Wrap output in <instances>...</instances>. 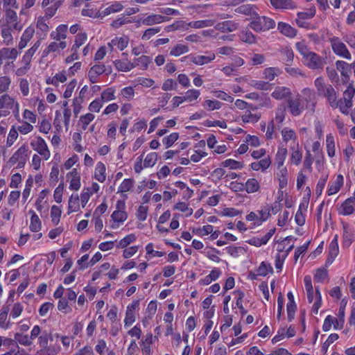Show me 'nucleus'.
<instances>
[{
    "label": "nucleus",
    "instance_id": "nucleus-1",
    "mask_svg": "<svg viewBox=\"0 0 355 355\" xmlns=\"http://www.w3.org/2000/svg\"><path fill=\"white\" fill-rule=\"evenodd\" d=\"M314 85L319 96L325 97L331 107L338 108L337 95L332 85L326 83L322 77L317 78L314 81Z\"/></svg>",
    "mask_w": 355,
    "mask_h": 355
},
{
    "label": "nucleus",
    "instance_id": "nucleus-2",
    "mask_svg": "<svg viewBox=\"0 0 355 355\" xmlns=\"http://www.w3.org/2000/svg\"><path fill=\"white\" fill-rule=\"evenodd\" d=\"M275 21L268 17L259 16L258 13L253 17L250 26L256 32H265L275 27Z\"/></svg>",
    "mask_w": 355,
    "mask_h": 355
},
{
    "label": "nucleus",
    "instance_id": "nucleus-3",
    "mask_svg": "<svg viewBox=\"0 0 355 355\" xmlns=\"http://www.w3.org/2000/svg\"><path fill=\"white\" fill-rule=\"evenodd\" d=\"M355 94V89L352 86H348L343 93V98L336 99L338 107L344 114H349V109L352 107V98Z\"/></svg>",
    "mask_w": 355,
    "mask_h": 355
},
{
    "label": "nucleus",
    "instance_id": "nucleus-4",
    "mask_svg": "<svg viewBox=\"0 0 355 355\" xmlns=\"http://www.w3.org/2000/svg\"><path fill=\"white\" fill-rule=\"evenodd\" d=\"M28 150V148L27 145H22L10 158L9 163L12 165L17 163V168H23L26 162Z\"/></svg>",
    "mask_w": 355,
    "mask_h": 355
},
{
    "label": "nucleus",
    "instance_id": "nucleus-5",
    "mask_svg": "<svg viewBox=\"0 0 355 355\" xmlns=\"http://www.w3.org/2000/svg\"><path fill=\"white\" fill-rule=\"evenodd\" d=\"M31 146L34 150L37 152L44 160L50 158L51 153L44 139L38 136L31 142Z\"/></svg>",
    "mask_w": 355,
    "mask_h": 355
},
{
    "label": "nucleus",
    "instance_id": "nucleus-6",
    "mask_svg": "<svg viewBox=\"0 0 355 355\" xmlns=\"http://www.w3.org/2000/svg\"><path fill=\"white\" fill-rule=\"evenodd\" d=\"M330 43L333 51L338 55L347 60H351V54L346 45L337 37L330 39Z\"/></svg>",
    "mask_w": 355,
    "mask_h": 355
},
{
    "label": "nucleus",
    "instance_id": "nucleus-7",
    "mask_svg": "<svg viewBox=\"0 0 355 355\" xmlns=\"http://www.w3.org/2000/svg\"><path fill=\"white\" fill-rule=\"evenodd\" d=\"M303 62L305 65L311 69H322L324 64L322 57L313 51L303 60Z\"/></svg>",
    "mask_w": 355,
    "mask_h": 355
},
{
    "label": "nucleus",
    "instance_id": "nucleus-8",
    "mask_svg": "<svg viewBox=\"0 0 355 355\" xmlns=\"http://www.w3.org/2000/svg\"><path fill=\"white\" fill-rule=\"evenodd\" d=\"M5 12L6 21L3 24L11 25L13 29L20 31L22 29V25L18 21L17 12L10 8H6Z\"/></svg>",
    "mask_w": 355,
    "mask_h": 355
},
{
    "label": "nucleus",
    "instance_id": "nucleus-9",
    "mask_svg": "<svg viewBox=\"0 0 355 355\" xmlns=\"http://www.w3.org/2000/svg\"><path fill=\"white\" fill-rule=\"evenodd\" d=\"M215 58L216 55L214 53L209 52L206 55L190 54L184 58L189 59L191 62L196 65H203L211 62L215 59Z\"/></svg>",
    "mask_w": 355,
    "mask_h": 355
},
{
    "label": "nucleus",
    "instance_id": "nucleus-10",
    "mask_svg": "<svg viewBox=\"0 0 355 355\" xmlns=\"http://www.w3.org/2000/svg\"><path fill=\"white\" fill-rule=\"evenodd\" d=\"M125 202L123 200H118L116 202V210H115L111 216L114 223H121L127 219L128 215L125 211Z\"/></svg>",
    "mask_w": 355,
    "mask_h": 355
},
{
    "label": "nucleus",
    "instance_id": "nucleus-11",
    "mask_svg": "<svg viewBox=\"0 0 355 355\" xmlns=\"http://www.w3.org/2000/svg\"><path fill=\"white\" fill-rule=\"evenodd\" d=\"M15 100L7 94L0 96V110L4 115L8 116L10 113V110L14 108Z\"/></svg>",
    "mask_w": 355,
    "mask_h": 355
},
{
    "label": "nucleus",
    "instance_id": "nucleus-12",
    "mask_svg": "<svg viewBox=\"0 0 355 355\" xmlns=\"http://www.w3.org/2000/svg\"><path fill=\"white\" fill-rule=\"evenodd\" d=\"M307 298L309 303H313L311 311L314 314L318 313V310L322 304V297L318 288H315V292L313 291L307 293Z\"/></svg>",
    "mask_w": 355,
    "mask_h": 355
},
{
    "label": "nucleus",
    "instance_id": "nucleus-13",
    "mask_svg": "<svg viewBox=\"0 0 355 355\" xmlns=\"http://www.w3.org/2000/svg\"><path fill=\"white\" fill-rule=\"evenodd\" d=\"M15 31L12 26L3 24L1 26L0 34L2 38V43L5 46H10L13 43V36L12 31Z\"/></svg>",
    "mask_w": 355,
    "mask_h": 355
},
{
    "label": "nucleus",
    "instance_id": "nucleus-14",
    "mask_svg": "<svg viewBox=\"0 0 355 355\" xmlns=\"http://www.w3.org/2000/svg\"><path fill=\"white\" fill-rule=\"evenodd\" d=\"M67 47L66 41H53L51 42L46 48L42 52V57H46L50 53H59L60 51L64 49Z\"/></svg>",
    "mask_w": 355,
    "mask_h": 355
},
{
    "label": "nucleus",
    "instance_id": "nucleus-15",
    "mask_svg": "<svg viewBox=\"0 0 355 355\" xmlns=\"http://www.w3.org/2000/svg\"><path fill=\"white\" fill-rule=\"evenodd\" d=\"M107 68L104 64H94L88 71V78L92 83H95L98 81L99 76L105 73Z\"/></svg>",
    "mask_w": 355,
    "mask_h": 355
},
{
    "label": "nucleus",
    "instance_id": "nucleus-16",
    "mask_svg": "<svg viewBox=\"0 0 355 355\" xmlns=\"http://www.w3.org/2000/svg\"><path fill=\"white\" fill-rule=\"evenodd\" d=\"M315 9H310L309 11L297 12V17L295 19L297 25L301 28H306L308 23L306 22V20L313 18L315 16Z\"/></svg>",
    "mask_w": 355,
    "mask_h": 355
},
{
    "label": "nucleus",
    "instance_id": "nucleus-17",
    "mask_svg": "<svg viewBox=\"0 0 355 355\" xmlns=\"http://www.w3.org/2000/svg\"><path fill=\"white\" fill-rule=\"evenodd\" d=\"M19 55V51L15 48L3 47L0 49V67L4 60H15Z\"/></svg>",
    "mask_w": 355,
    "mask_h": 355
},
{
    "label": "nucleus",
    "instance_id": "nucleus-18",
    "mask_svg": "<svg viewBox=\"0 0 355 355\" xmlns=\"http://www.w3.org/2000/svg\"><path fill=\"white\" fill-rule=\"evenodd\" d=\"M170 18L161 15L152 14L141 19L140 21L145 26H152L169 21Z\"/></svg>",
    "mask_w": 355,
    "mask_h": 355
},
{
    "label": "nucleus",
    "instance_id": "nucleus-19",
    "mask_svg": "<svg viewBox=\"0 0 355 355\" xmlns=\"http://www.w3.org/2000/svg\"><path fill=\"white\" fill-rule=\"evenodd\" d=\"M355 205V196H352L346 199L340 205L338 210L340 214L343 216H349L354 213Z\"/></svg>",
    "mask_w": 355,
    "mask_h": 355
},
{
    "label": "nucleus",
    "instance_id": "nucleus-20",
    "mask_svg": "<svg viewBox=\"0 0 355 355\" xmlns=\"http://www.w3.org/2000/svg\"><path fill=\"white\" fill-rule=\"evenodd\" d=\"M128 37L126 35H123L121 37H115L114 38L112 39L107 45L112 49L116 47L117 49L123 51L128 46Z\"/></svg>",
    "mask_w": 355,
    "mask_h": 355
},
{
    "label": "nucleus",
    "instance_id": "nucleus-21",
    "mask_svg": "<svg viewBox=\"0 0 355 355\" xmlns=\"http://www.w3.org/2000/svg\"><path fill=\"white\" fill-rule=\"evenodd\" d=\"M68 31V26L65 24L59 25L55 31H53L50 37L54 41L60 42L65 41L67 37V33Z\"/></svg>",
    "mask_w": 355,
    "mask_h": 355
},
{
    "label": "nucleus",
    "instance_id": "nucleus-22",
    "mask_svg": "<svg viewBox=\"0 0 355 355\" xmlns=\"http://www.w3.org/2000/svg\"><path fill=\"white\" fill-rule=\"evenodd\" d=\"M34 33L35 29L32 26H28L25 29L18 44V49L19 50H22L26 46L28 42L31 40Z\"/></svg>",
    "mask_w": 355,
    "mask_h": 355
},
{
    "label": "nucleus",
    "instance_id": "nucleus-23",
    "mask_svg": "<svg viewBox=\"0 0 355 355\" xmlns=\"http://www.w3.org/2000/svg\"><path fill=\"white\" fill-rule=\"evenodd\" d=\"M238 28L237 24L232 21H225L223 22L218 23L215 26V28L217 31H220L223 33H229L236 31Z\"/></svg>",
    "mask_w": 355,
    "mask_h": 355
},
{
    "label": "nucleus",
    "instance_id": "nucleus-24",
    "mask_svg": "<svg viewBox=\"0 0 355 355\" xmlns=\"http://www.w3.org/2000/svg\"><path fill=\"white\" fill-rule=\"evenodd\" d=\"M278 31L288 37H294L297 35V30L288 24L279 22L277 25Z\"/></svg>",
    "mask_w": 355,
    "mask_h": 355
},
{
    "label": "nucleus",
    "instance_id": "nucleus-25",
    "mask_svg": "<svg viewBox=\"0 0 355 355\" xmlns=\"http://www.w3.org/2000/svg\"><path fill=\"white\" fill-rule=\"evenodd\" d=\"M288 106L290 112L293 116H299L303 111V106L300 105L298 98H289L288 100Z\"/></svg>",
    "mask_w": 355,
    "mask_h": 355
},
{
    "label": "nucleus",
    "instance_id": "nucleus-26",
    "mask_svg": "<svg viewBox=\"0 0 355 355\" xmlns=\"http://www.w3.org/2000/svg\"><path fill=\"white\" fill-rule=\"evenodd\" d=\"M291 94V90L288 87L277 86L271 94V96L275 99L281 100L289 97Z\"/></svg>",
    "mask_w": 355,
    "mask_h": 355
},
{
    "label": "nucleus",
    "instance_id": "nucleus-27",
    "mask_svg": "<svg viewBox=\"0 0 355 355\" xmlns=\"http://www.w3.org/2000/svg\"><path fill=\"white\" fill-rule=\"evenodd\" d=\"M71 177L70 180V189L78 190L80 187V177L76 168H73L67 174V177Z\"/></svg>",
    "mask_w": 355,
    "mask_h": 355
},
{
    "label": "nucleus",
    "instance_id": "nucleus-28",
    "mask_svg": "<svg viewBox=\"0 0 355 355\" xmlns=\"http://www.w3.org/2000/svg\"><path fill=\"white\" fill-rule=\"evenodd\" d=\"M166 32L175 31H186L189 30L188 23L182 20H177L173 24L166 26L164 28Z\"/></svg>",
    "mask_w": 355,
    "mask_h": 355
},
{
    "label": "nucleus",
    "instance_id": "nucleus-29",
    "mask_svg": "<svg viewBox=\"0 0 355 355\" xmlns=\"http://www.w3.org/2000/svg\"><path fill=\"white\" fill-rule=\"evenodd\" d=\"M343 184V177L341 175H338L336 179L331 182L329 185L327 193L329 196L334 195L338 192Z\"/></svg>",
    "mask_w": 355,
    "mask_h": 355
},
{
    "label": "nucleus",
    "instance_id": "nucleus-30",
    "mask_svg": "<svg viewBox=\"0 0 355 355\" xmlns=\"http://www.w3.org/2000/svg\"><path fill=\"white\" fill-rule=\"evenodd\" d=\"M114 64L116 69L124 72L130 71L131 69L135 68L134 63L129 61L128 59L125 60H116L114 61Z\"/></svg>",
    "mask_w": 355,
    "mask_h": 355
},
{
    "label": "nucleus",
    "instance_id": "nucleus-31",
    "mask_svg": "<svg viewBox=\"0 0 355 355\" xmlns=\"http://www.w3.org/2000/svg\"><path fill=\"white\" fill-rule=\"evenodd\" d=\"M270 2L276 9H291L295 8L292 0H270Z\"/></svg>",
    "mask_w": 355,
    "mask_h": 355
},
{
    "label": "nucleus",
    "instance_id": "nucleus-32",
    "mask_svg": "<svg viewBox=\"0 0 355 355\" xmlns=\"http://www.w3.org/2000/svg\"><path fill=\"white\" fill-rule=\"evenodd\" d=\"M271 164V161L269 157L263 158L259 162H252L250 165L251 168L254 171L266 170Z\"/></svg>",
    "mask_w": 355,
    "mask_h": 355
},
{
    "label": "nucleus",
    "instance_id": "nucleus-33",
    "mask_svg": "<svg viewBox=\"0 0 355 355\" xmlns=\"http://www.w3.org/2000/svg\"><path fill=\"white\" fill-rule=\"evenodd\" d=\"M260 189V184L255 178H250L245 183V191L248 193H253Z\"/></svg>",
    "mask_w": 355,
    "mask_h": 355
},
{
    "label": "nucleus",
    "instance_id": "nucleus-34",
    "mask_svg": "<svg viewBox=\"0 0 355 355\" xmlns=\"http://www.w3.org/2000/svg\"><path fill=\"white\" fill-rule=\"evenodd\" d=\"M221 271L218 268L213 269L209 275H207L204 279H200L199 283L202 285H209L212 281L216 280L220 275Z\"/></svg>",
    "mask_w": 355,
    "mask_h": 355
},
{
    "label": "nucleus",
    "instance_id": "nucleus-35",
    "mask_svg": "<svg viewBox=\"0 0 355 355\" xmlns=\"http://www.w3.org/2000/svg\"><path fill=\"white\" fill-rule=\"evenodd\" d=\"M215 24L213 19H205L195 21L188 22L189 28H193L196 29L202 28L206 27L212 26Z\"/></svg>",
    "mask_w": 355,
    "mask_h": 355
},
{
    "label": "nucleus",
    "instance_id": "nucleus-36",
    "mask_svg": "<svg viewBox=\"0 0 355 355\" xmlns=\"http://www.w3.org/2000/svg\"><path fill=\"white\" fill-rule=\"evenodd\" d=\"M282 60L286 66H291L294 58V53L291 48H285L281 51Z\"/></svg>",
    "mask_w": 355,
    "mask_h": 355
},
{
    "label": "nucleus",
    "instance_id": "nucleus-37",
    "mask_svg": "<svg viewBox=\"0 0 355 355\" xmlns=\"http://www.w3.org/2000/svg\"><path fill=\"white\" fill-rule=\"evenodd\" d=\"M123 8V6L121 3L119 2H115L113 4L106 7L105 9H103L101 12V15L103 17L109 15L112 13L118 12L122 10Z\"/></svg>",
    "mask_w": 355,
    "mask_h": 355
},
{
    "label": "nucleus",
    "instance_id": "nucleus-38",
    "mask_svg": "<svg viewBox=\"0 0 355 355\" xmlns=\"http://www.w3.org/2000/svg\"><path fill=\"white\" fill-rule=\"evenodd\" d=\"M279 171L277 173V177L279 180V185L281 189L287 186L288 184V171L286 167L278 168Z\"/></svg>",
    "mask_w": 355,
    "mask_h": 355
},
{
    "label": "nucleus",
    "instance_id": "nucleus-39",
    "mask_svg": "<svg viewBox=\"0 0 355 355\" xmlns=\"http://www.w3.org/2000/svg\"><path fill=\"white\" fill-rule=\"evenodd\" d=\"M336 69L340 71L341 75L344 77L348 78L351 73L350 65L345 61L338 60L336 62Z\"/></svg>",
    "mask_w": 355,
    "mask_h": 355
},
{
    "label": "nucleus",
    "instance_id": "nucleus-40",
    "mask_svg": "<svg viewBox=\"0 0 355 355\" xmlns=\"http://www.w3.org/2000/svg\"><path fill=\"white\" fill-rule=\"evenodd\" d=\"M105 166L102 162H98L96 164L94 177L100 182H103L105 180Z\"/></svg>",
    "mask_w": 355,
    "mask_h": 355
},
{
    "label": "nucleus",
    "instance_id": "nucleus-41",
    "mask_svg": "<svg viewBox=\"0 0 355 355\" xmlns=\"http://www.w3.org/2000/svg\"><path fill=\"white\" fill-rule=\"evenodd\" d=\"M151 62V58L147 55H141V57L135 60L134 65L139 67L142 70L147 69L148 64Z\"/></svg>",
    "mask_w": 355,
    "mask_h": 355
},
{
    "label": "nucleus",
    "instance_id": "nucleus-42",
    "mask_svg": "<svg viewBox=\"0 0 355 355\" xmlns=\"http://www.w3.org/2000/svg\"><path fill=\"white\" fill-rule=\"evenodd\" d=\"M189 49L187 45L177 44L170 51V55L172 56L178 57L184 53L189 52Z\"/></svg>",
    "mask_w": 355,
    "mask_h": 355
},
{
    "label": "nucleus",
    "instance_id": "nucleus-43",
    "mask_svg": "<svg viewBox=\"0 0 355 355\" xmlns=\"http://www.w3.org/2000/svg\"><path fill=\"white\" fill-rule=\"evenodd\" d=\"M326 147L328 155L330 157H333L335 155V141L334 137L331 134L327 135Z\"/></svg>",
    "mask_w": 355,
    "mask_h": 355
},
{
    "label": "nucleus",
    "instance_id": "nucleus-44",
    "mask_svg": "<svg viewBox=\"0 0 355 355\" xmlns=\"http://www.w3.org/2000/svg\"><path fill=\"white\" fill-rule=\"evenodd\" d=\"M86 33H80L76 36L74 44L71 47L72 51H78V49L87 41Z\"/></svg>",
    "mask_w": 355,
    "mask_h": 355
},
{
    "label": "nucleus",
    "instance_id": "nucleus-45",
    "mask_svg": "<svg viewBox=\"0 0 355 355\" xmlns=\"http://www.w3.org/2000/svg\"><path fill=\"white\" fill-rule=\"evenodd\" d=\"M237 12L239 13H241L245 15H250L252 18L253 19V17H255L256 14L257 13L254 10V8L253 6L250 4H245L239 6L236 9Z\"/></svg>",
    "mask_w": 355,
    "mask_h": 355
},
{
    "label": "nucleus",
    "instance_id": "nucleus-46",
    "mask_svg": "<svg viewBox=\"0 0 355 355\" xmlns=\"http://www.w3.org/2000/svg\"><path fill=\"white\" fill-rule=\"evenodd\" d=\"M30 212L32 213L30 230L32 232H38L41 229V221L38 216L33 211H31Z\"/></svg>",
    "mask_w": 355,
    "mask_h": 355
},
{
    "label": "nucleus",
    "instance_id": "nucleus-47",
    "mask_svg": "<svg viewBox=\"0 0 355 355\" xmlns=\"http://www.w3.org/2000/svg\"><path fill=\"white\" fill-rule=\"evenodd\" d=\"M15 340L16 344L19 343L24 346H30L33 344V341L28 335H23L20 333H16L15 334Z\"/></svg>",
    "mask_w": 355,
    "mask_h": 355
},
{
    "label": "nucleus",
    "instance_id": "nucleus-48",
    "mask_svg": "<svg viewBox=\"0 0 355 355\" xmlns=\"http://www.w3.org/2000/svg\"><path fill=\"white\" fill-rule=\"evenodd\" d=\"M79 197L76 194V196L72 195L69 199V205H68V214L76 211L79 207Z\"/></svg>",
    "mask_w": 355,
    "mask_h": 355
},
{
    "label": "nucleus",
    "instance_id": "nucleus-49",
    "mask_svg": "<svg viewBox=\"0 0 355 355\" xmlns=\"http://www.w3.org/2000/svg\"><path fill=\"white\" fill-rule=\"evenodd\" d=\"M287 155V149L285 148H281L278 150L277 154L275 160L277 164V168H280L283 167L284 162L285 161L286 157Z\"/></svg>",
    "mask_w": 355,
    "mask_h": 355
},
{
    "label": "nucleus",
    "instance_id": "nucleus-50",
    "mask_svg": "<svg viewBox=\"0 0 355 355\" xmlns=\"http://www.w3.org/2000/svg\"><path fill=\"white\" fill-rule=\"evenodd\" d=\"M115 91L112 87H109L104 90L101 96V100L103 102H108L116 98Z\"/></svg>",
    "mask_w": 355,
    "mask_h": 355
},
{
    "label": "nucleus",
    "instance_id": "nucleus-51",
    "mask_svg": "<svg viewBox=\"0 0 355 355\" xmlns=\"http://www.w3.org/2000/svg\"><path fill=\"white\" fill-rule=\"evenodd\" d=\"M260 119V116L256 114H252L250 110L241 116V119L243 123H257Z\"/></svg>",
    "mask_w": 355,
    "mask_h": 355
},
{
    "label": "nucleus",
    "instance_id": "nucleus-52",
    "mask_svg": "<svg viewBox=\"0 0 355 355\" xmlns=\"http://www.w3.org/2000/svg\"><path fill=\"white\" fill-rule=\"evenodd\" d=\"M157 154L156 153H150L146 155L144 160V168L153 167L157 162Z\"/></svg>",
    "mask_w": 355,
    "mask_h": 355
},
{
    "label": "nucleus",
    "instance_id": "nucleus-53",
    "mask_svg": "<svg viewBox=\"0 0 355 355\" xmlns=\"http://www.w3.org/2000/svg\"><path fill=\"white\" fill-rule=\"evenodd\" d=\"M240 37H241V40L244 42H246L248 44L256 43V37L250 31H242L241 33Z\"/></svg>",
    "mask_w": 355,
    "mask_h": 355
},
{
    "label": "nucleus",
    "instance_id": "nucleus-54",
    "mask_svg": "<svg viewBox=\"0 0 355 355\" xmlns=\"http://www.w3.org/2000/svg\"><path fill=\"white\" fill-rule=\"evenodd\" d=\"M136 240V236L134 234H130L125 236L123 239H121L116 247L118 248H125L128 245L131 243L134 242Z\"/></svg>",
    "mask_w": 355,
    "mask_h": 355
},
{
    "label": "nucleus",
    "instance_id": "nucleus-55",
    "mask_svg": "<svg viewBox=\"0 0 355 355\" xmlns=\"http://www.w3.org/2000/svg\"><path fill=\"white\" fill-rule=\"evenodd\" d=\"M61 213L62 211L59 207L56 205L52 206L51 210V221L55 225H57L59 223Z\"/></svg>",
    "mask_w": 355,
    "mask_h": 355
},
{
    "label": "nucleus",
    "instance_id": "nucleus-56",
    "mask_svg": "<svg viewBox=\"0 0 355 355\" xmlns=\"http://www.w3.org/2000/svg\"><path fill=\"white\" fill-rule=\"evenodd\" d=\"M223 166L229 167L231 169H241L243 168V164L241 162L232 159H227L222 163Z\"/></svg>",
    "mask_w": 355,
    "mask_h": 355
},
{
    "label": "nucleus",
    "instance_id": "nucleus-57",
    "mask_svg": "<svg viewBox=\"0 0 355 355\" xmlns=\"http://www.w3.org/2000/svg\"><path fill=\"white\" fill-rule=\"evenodd\" d=\"M18 135V130H17V128H15V127L12 126L10 128L9 133L8 135L6 141L7 146L10 147L11 146H12L14 142L17 140Z\"/></svg>",
    "mask_w": 355,
    "mask_h": 355
},
{
    "label": "nucleus",
    "instance_id": "nucleus-58",
    "mask_svg": "<svg viewBox=\"0 0 355 355\" xmlns=\"http://www.w3.org/2000/svg\"><path fill=\"white\" fill-rule=\"evenodd\" d=\"M223 103L216 100H206L204 102V106L209 111L219 110Z\"/></svg>",
    "mask_w": 355,
    "mask_h": 355
},
{
    "label": "nucleus",
    "instance_id": "nucleus-59",
    "mask_svg": "<svg viewBox=\"0 0 355 355\" xmlns=\"http://www.w3.org/2000/svg\"><path fill=\"white\" fill-rule=\"evenodd\" d=\"M328 277L327 269L324 268H318L314 275V281L317 282H323Z\"/></svg>",
    "mask_w": 355,
    "mask_h": 355
},
{
    "label": "nucleus",
    "instance_id": "nucleus-60",
    "mask_svg": "<svg viewBox=\"0 0 355 355\" xmlns=\"http://www.w3.org/2000/svg\"><path fill=\"white\" fill-rule=\"evenodd\" d=\"M292 153H291V161L292 163L295 164V165H299L301 162L302 158V153L299 150L298 146L295 148H292Z\"/></svg>",
    "mask_w": 355,
    "mask_h": 355
},
{
    "label": "nucleus",
    "instance_id": "nucleus-61",
    "mask_svg": "<svg viewBox=\"0 0 355 355\" xmlns=\"http://www.w3.org/2000/svg\"><path fill=\"white\" fill-rule=\"evenodd\" d=\"M200 95V92L198 89H189L184 96V100L188 102H192L196 100Z\"/></svg>",
    "mask_w": 355,
    "mask_h": 355
},
{
    "label": "nucleus",
    "instance_id": "nucleus-62",
    "mask_svg": "<svg viewBox=\"0 0 355 355\" xmlns=\"http://www.w3.org/2000/svg\"><path fill=\"white\" fill-rule=\"evenodd\" d=\"M60 2L55 1L53 3V4L51 5L49 7L45 8H46V10H45L46 15L44 17H45L46 19H49V18L53 17L55 14L57 10L60 7Z\"/></svg>",
    "mask_w": 355,
    "mask_h": 355
},
{
    "label": "nucleus",
    "instance_id": "nucleus-63",
    "mask_svg": "<svg viewBox=\"0 0 355 355\" xmlns=\"http://www.w3.org/2000/svg\"><path fill=\"white\" fill-rule=\"evenodd\" d=\"M178 137L179 134L178 132H173L163 138L162 142L166 146V148H169L178 140Z\"/></svg>",
    "mask_w": 355,
    "mask_h": 355
},
{
    "label": "nucleus",
    "instance_id": "nucleus-64",
    "mask_svg": "<svg viewBox=\"0 0 355 355\" xmlns=\"http://www.w3.org/2000/svg\"><path fill=\"white\" fill-rule=\"evenodd\" d=\"M60 350L59 345H50L42 349L44 355H56Z\"/></svg>",
    "mask_w": 355,
    "mask_h": 355
}]
</instances>
